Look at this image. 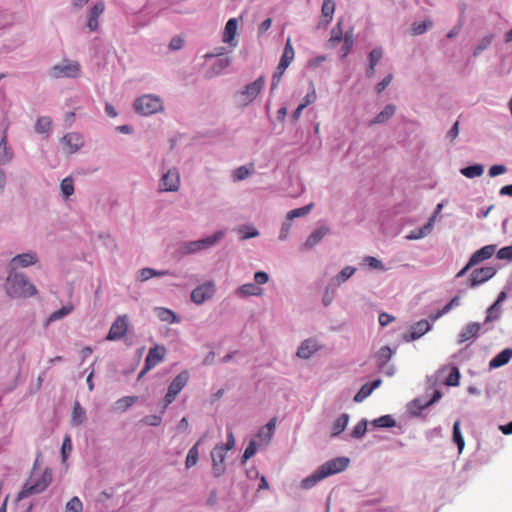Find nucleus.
I'll list each match as a JSON object with an SVG mask.
<instances>
[{
    "label": "nucleus",
    "instance_id": "nucleus-1",
    "mask_svg": "<svg viewBox=\"0 0 512 512\" xmlns=\"http://www.w3.org/2000/svg\"><path fill=\"white\" fill-rule=\"evenodd\" d=\"M448 386V366L443 365L435 374L427 376L426 391L407 403V411L411 416H420L422 411L442 398L440 387Z\"/></svg>",
    "mask_w": 512,
    "mask_h": 512
},
{
    "label": "nucleus",
    "instance_id": "nucleus-2",
    "mask_svg": "<svg viewBox=\"0 0 512 512\" xmlns=\"http://www.w3.org/2000/svg\"><path fill=\"white\" fill-rule=\"evenodd\" d=\"M5 289L7 295L11 298H27L37 294L35 285L23 273L13 270L8 274Z\"/></svg>",
    "mask_w": 512,
    "mask_h": 512
},
{
    "label": "nucleus",
    "instance_id": "nucleus-3",
    "mask_svg": "<svg viewBox=\"0 0 512 512\" xmlns=\"http://www.w3.org/2000/svg\"><path fill=\"white\" fill-rule=\"evenodd\" d=\"M225 236V232L223 230H218L210 236H207L202 239L194 240V241H185L182 242L177 249L178 254L181 257L195 254L202 250L209 249L215 246L218 242H220Z\"/></svg>",
    "mask_w": 512,
    "mask_h": 512
},
{
    "label": "nucleus",
    "instance_id": "nucleus-4",
    "mask_svg": "<svg viewBox=\"0 0 512 512\" xmlns=\"http://www.w3.org/2000/svg\"><path fill=\"white\" fill-rule=\"evenodd\" d=\"M52 482V472L49 468H46L42 473L41 477L32 482L29 479L22 487L21 491L18 493L16 497V501H21L32 494H38L43 492Z\"/></svg>",
    "mask_w": 512,
    "mask_h": 512
},
{
    "label": "nucleus",
    "instance_id": "nucleus-5",
    "mask_svg": "<svg viewBox=\"0 0 512 512\" xmlns=\"http://www.w3.org/2000/svg\"><path fill=\"white\" fill-rule=\"evenodd\" d=\"M81 72V65L78 61L64 59L59 64L52 66L48 75L54 79L77 78Z\"/></svg>",
    "mask_w": 512,
    "mask_h": 512
},
{
    "label": "nucleus",
    "instance_id": "nucleus-6",
    "mask_svg": "<svg viewBox=\"0 0 512 512\" xmlns=\"http://www.w3.org/2000/svg\"><path fill=\"white\" fill-rule=\"evenodd\" d=\"M134 109L139 114L151 115L162 109V101L151 94L142 95L135 100Z\"/></svg>",
    "mask_w": 512,
    "mask_h": 512
},
{
    "label": "nucleus",
    "instance_id": "nucleus-7",
    "mask_svg": "<svg viewBox=\"0 0 512 512\" xmlns=\"http://www.w3.org/2000/svg\"><path fill=\"white\" fill-rule=\"evenodd\" d=\"M496 252V245L490 244L476 250L469 258L467 264L461 269L456 277H462L469 269L491 258Z\"/></svg>",
    "mask_w": 512,
    "mask_h": 512
},
{
    "label": "nucleus",
    "instance_id": "nucleus-8",
    "mask_svg": "<svg viewBox=\"0 0 512 512\" xmlns=\"http://www.w3.org/2000/svg\"><path fill=\"white\" fill-rule=\"evenodd\" d=\"M265 85L264 75L259 76L254 82L247 84L239 92L241 97V103L246 106L256 99L259 93L262 91Z\"/></svg>",
    "mask_w": 512,
    "mask_h": 512
},
{
    "label": "nucleus",
    "instance_id": "nucleus-9",
    "mask_svg": "<svg viewBox=\"0 0 512 512\" xmlns=\"http://www.w3.org/2000/svg\"><path fill=\"white\" fill-rule=\"evenodd\" d=\"M180 188V173L176 167L169 168L162 174L160 189L165 192H176Z\"/></svg>",
    "mask_w": 512,
    "mask_h": 512
},
{
    "label": "nucleus",
    "instance_id": "nucleus-10",
    "mask_svg": "<svg viewBox=\"0 0 512 512\" xmlns=\"http://www.w3.org/2000/svg\"><path fill=\"white\" fill-rule=\"evenodd\" d=\"M496 273L497 270L493 266L476 268L471 272L468 278L469 286L472 288L477 287L493 278Z\"/></svg>",
    "mask_w": 512,
    "mask_h": 512
},
{
    "label": "nucleus",
    "instance_id": "nucleus-11",
    "mask_svg": "<svg viewBox=\"0 0 512 512\" xmlns=\"http://www.w3.org/2000/svg\"><path fill=\"white\" fill-rule=\"evenodd\" d=\"M350 460L347 457H336L319 466L325 478L344 471L349 466Z\"/></svg>",
    "mask_w": 512,
    "mask_h": 512
},
{
    "label": "nucleus",
    "instance_id": "nucleus-12",
    "mask_svg": "<svg viewBox=\"0 0 512 512\" xmlns=\"http://www.w3.org/2000/svg\"><path fill=\"white\" fill-rule=\"evenodd\" d=\"M215 293V285L212 281H207L191 292V300L197 305L203 304L205 301L211 299Z\"/></svg>",
    "mask_w": 512,
    "mask_h": 512
},
{
    "label": "nucleus",
    "instance_id": "nucleus-13",
    "mask_svg": "<svg viewBox=\"0 0 512 512\" xmlns=\"http://www.w3.org/2000/svg\"><path fill=\"white\" fill-rule=\"evenodd\" d=\"M443 205H444L443 202L439 203L436 207L435 212L429 218L428 222L425 225H423L422 227L412 230L406 236V239L407 240H418V239H421V238L427 236L428 234H430L432 231L433 222L436 219L438 212L442 209Z\"/></svg>",
    "mask_w": 512,
    "mask_h": 512
},
{
    "label": "nucleus",
    "instance_id": "nucleus-14",
    "mask_svg": "<svg viewBox=\"0 0 512 512\" xmlns=\"http://www.w3.org/2000/svg\"><path fill=\"white\" fill-rule=\"evenodd\" d=\"M431 329V324L428 320L422 319L410 327V331L403 335L405 342H410L421 338L425 333Z\"/></svg>",
    "mask_w": 512,
    "mask_h": 512
},
{
    "label": "nucleus",
    "instance_id": "nucleus-15",
    "mask_svg": "<svg viewBox=\"0 0 512 512\" xmlns=\"http://www.w3.org/2000/svg\"><path fill=\"white\" fill-rule=\"evenodd\" d=\"M126 332H127V317L119 316L112 323L106 339L110 340V341L119 340L126 334Z\"/></svg>",
    "mask_w": 512,
    "mask_h": 512
},
{
    "label": "nucleus",
    "instance_id": "nucleus-16",
    "mask_svg": "<svg viewBox=\"0 0 512 512\" xmlns=\"http://www.w3.org/2000/svg\"><path fill=\"white\" fill-rule=\"evenodd\" d=\"M226 457V453L221 449H217L214 447L211 451L212 458V474L214 477L219 478L225 473L226 467L224 464V460Z\"/></svg>",
    "mask_w": 512,
    "mask_h": 512
},
{
    "label": "nucleus",
    "instance_id": "nucleus-17",
    "mask_svg": "<svg viewBox=\"0 0 512 512\" xmlns=\"http://www.w3.org/2000/svg\"><path fill=\"white\" fill-rule=\"evenodd\" d=\"M166 354V348L161 345H155L154 347L149 349L148 355L145 358L144 364L146 365V370L153 369L158 363H160Z\"/></svg>",
    "mask_w": 512,
    "mask_h": 512
},
{
    "label": "nucleus",
    "instance_id": "nucleus-18",
    "mask_svg": "<svg viewBox=\"0 0 512 512\" xmlns=\"http://www.w3.org/2000/svg\"><path fill=\"white\" fill-rule=\"evenodd\" d=\"M61 142L67 147L68 153L70 154L77 152L84 145L83 137L75 132L65 134Z\"/></svg>",
    "mask_w": 512,
    "mask_h": 512
},
{
    "label": "nucleus",
    "instance_id": "nucleus-19",
    "mask_svg": "<svg viewBox=\"0 0 512 512\" xmlns=\"http://www.w3.org/2000/svg\"><path fill=\"white\" fill-rule=\"evenodd\" d=\"M329 228L326 226H320L316 228L306 239L305 243L302 246V249L304 250H311L314 248L318 243L321 242V240L324 238L325 235L329 233Z\"/></svg>",
    "mask_w": 512,
    "mask_h": 512
},
{
    "label": "nucleus",
    "instance_id": "nucleus-20",
    "mask_svg": "<svg viewBox=\"0 0 512 512\" xmlns=\"http://www.w3.org/2000/svg\"><path fill=\"white\" fill-rule=\"evenodd\" d=\"M38 261L37 254L35 252H27L18 254L11 260V265L13 271H15V267H28L34 265Z\"/></svg>",
    "mask_w": 512,
    "mask_h": 512
},
{
    "label": "nucleus",
    "instance_id": "nucleus-21",
    "mask_svg": "<svg viewBox=\"0 0 512 512\" xmlns=\"http://www.w3.org/2000/svg\"><path fill=\"white\" fill-rule=\"evenodd\" d=\"M396 112L394 104H387L382 111H380L373 119L367 122L369 127L378 124H385Z\"/></svg>",
    "mask_w": 512,
    "mask_h": 512
},
{
    "label": "nucleus",
    "instance_id": "nucleus-22",
    "mask_svg": "<svg viewBox=\"0 0 512 512\" xmlns=\"http://www.w3.org/2000/svg\"><path fill=\"white\" fill-rule=\"evenodd\" d=\"M13 158L14 152L13 149L8 145L7 132L5 130L0 140V166L9 164Z\"/></svg>",
    "mask_w": 512,
    "mask_h": 512
},
{
    "label": "nucleus",
    "instance_id": "nucleus-23",
    "mask_svg": "<svg viewBox=\"0 0 512 512\" xmlns=\"http://www.w3.org/2000/svg\"><path fill=\"white\" fill-rule=\"evenodd\" d=\"M481 330V325L477 322L467 324L460 332L458 336V342L460 344L467 342L475 338Z\"/></svg>",
    "mask_w": 512,
    "mask_h": 512
},
{
    "label": "nucleus",
    "instance_id": "nucleus-24",
    "mask_svg": "<svg viewBox=\"0 0 512 512\" xmlns=\"http://www.w3.org/2000/svg\"><path fill=\"white\" fill-rule=\"evenodd\" d=\"M189 380V373L187 370L181 371L169 384L168 391L178 395L180 391L186 386Z\"/></svg>",
    "mask_w": 512,
    "mask_h": 512
},
{
    "label": "nucleus",
    "instance_id": "nucleus-25",
    "mask_svg": "<svg viewBox=\"0 0 512 512\" xmlns=\"http://www.w3.org/2000/svg\"><path fill=\"white\" fill-rule=\"evenodd\" d=\"M294 59V49L291 44L290 39L286 41L284 46V50L280 59V62L277 66V69L286 70Z\"/></svg>",
    "mask_w": 512,
    "mask_h": 512
},
{
    "label": "nucleus",
    "instance_id": "nucleus-26",
    "mask_svg": "<svg viewBox=\"0 0 512 512\" xmlns=\"http://www.w3.org/2000/svg\"><path fill=\"white\" fill-rule=\"evenodd\" d=\"M317 351V345L314 340L307 339L301 343L297 349V356L302 359L310 358Z\"/></svg>",
    "mask_w": 512,
    "mask_h": 512
},
{
    "label": "nucleus",
    "instance_id": "nucleus-27",
    "mask_svg": "<svg viewBox=\"0 0 512 512\" xmlns=\"http://www.w3.org/2000/svg\"><path fill=\"white\" fill-rule=\"evenodd\" d=\"M235 293L239 297L260 296L263 289L255 283H246L238 287Z\"/></svg>",
    "mask_w": 512,
    "mask_h": 512
},
{
    "label": "nucleus",
    "instance_id": "nucleus-28",
    "mask_svg": "<svg viewBox=\"0 0 512 512\" xmlns=\"http://www.w3.org/2000/svg\"><path fill=\"white\" fill-rule=\"evenodd\" d=\"M395 353L389 346H383L375 355L376 364L379 369H383L388 361L392 358Z\"/></svg>",
    "mask_w": 512,
    "mask_h": 512
},
{
    "label": "nucleus",
    "instance_id": "nucleus-29",
    "mask_svg": "<svg viewBox=\"0 0 512 512\" xmlns=\"http://www.w3.org/2000/svg\"><path fill=\"white\" fill-rule=\"evenodd\" d=\"M157 317L167 323H179L181 318L172 310L164 307H157L155 309Z\"/></svg>",
    "mask_w": 512,
    "mask_h": 512
},
{
    "label": "nucleus",
    "instance_id": "nucleus-30",
    "mask_svg": "<svg viewBox=\"0 0 512 512\" xmlns=\"http://www.w3.org/2000/svg\"><path fill=\"white\" fill-rule=\"evenodd\" d=\"M323 479H325V476L318 467L311 475L301 481L300 487L305 490L311 489Z\"/></svg>",
    "mask_w": 512,
    "mask_h": 512
},
{
    "label": "nucleus",
    "instance_id": "nucleus-31",
    "mask_svg": "<svg viewBox=\"0 0 512 512\" xmlns=\"http://www.w3.org/2000/svg\"><path fill=\"white\" fill-rule=\"evenodd\" d=\"M237 26L238 21L236 18H231L227 21L222 36V40L224 43L232 44V41L234 40L236 35Z\"/></svg>",
    "mask_w": 512,
    "mask_h": 512
},
{
    "label": "nucleus",
    "instance_id": "nucleus-32",
    "mask_svg": "<svg viewBox=\"0 0 512 512\" xmlns=\"http://www.w3.org/2000/svg\"><path fill=\"white\" fill-rule=\"evenodd\" d=\"M512 358V348H506L498 353L489 363L491 368H498L507 364Z\"/></svg>",
    "mask_w": 512,
    "mask_h": 512
},
{
    "label": "nucleus",
    "instance_id": "nucleus-33",
    "mask_svg": "<svg viewBox=\"0 0 512 512\" xmlns=\"http://www.w3.org/2000/svg\"><path fill=\"white\" fill-rule=\"evenodd\" d=\"M349 422V415L347 413L341 414L333 423L332 426V437H337L340 435L347 427Z\"/></svg>",
    "mask_w": 512,
    "mask_h": 512
},
{
    "label": "nucleus",
    "instance_id": "nucleus-34",
    "mask_svg": "<svg viewBox=\"0 0 512 512\" xmlns=\"http://www.w3.org/2000/svg\"><path fill=\"white\" fill-rule=\"evenodd\" d=\"M138 399V396H124L115 402V409L121 412H125L134 403H136Z\"/></svg>",
    "mask_w": 512,
    "mask_h": 512
},
{
    "label": "nucleus",
    "instance_id": "nucleus-35",
    "mask_svg": "<svg viewBox=\"0 0 512 512\" xmlns=\"http://www.w3.org/2000/svg\"><path fill=\"white\" fill-rule=\"evenodd\" d=\"M86 420V411L79 402H75L72 412V421L79 426Z\"/></svg>",
    "mask_w": 512,
    "mask_h": 512
},
{
    "label": "nucleus",
    "instance_id": "nucleus-36",
    "mask_svg": "<svg viewBox=\"0 0 512 512\" xmlns=\"http://www.w3.org/2000/svg\"><path fill=\"white\" fill-rule=\"evenodd\" d=\"M52 125V119L49 116L39 117L35 123V131L38 134L48 133Z\"/></svg>",
    "mask_w": 512,
    "mask_h": 512
},
{
    "label": "nucleus",
    "instance_id": "nucleus-37",
    "mask_svg": "<svg viewBox=\"0 0 512 512\" xmlns=\"http://www.w3.org/2000/svg\"><path fill=\"white\" fill-rule=\"evenodd\" d=\"M241 240L257 237L259 231L253 225H242L237 229Z\"/></svg>",
    "mask_w": 512,
    "mask_h": 512
},
{
    "label": "nucleus",
    "instance_id": "nucleus-38",
    "mask_svg": "<svg viewBox=\"0 0 512 512\" xmlns=\"http://www.w3.org/2000/svg\"><path fill=\"white\" fill-rule=\"evenodd\" d=\"M372 424L376 428H393L396 426V421L391 415H383L372 421Z\"/></svg>",
    "mask_w": 512,
    "mask_h": 512
},
{
    "label": "nucleus",
    "instance_id": "nucleus-39",
    "mask_svg": "<svg viewBox=\"0 0 512 512\" xmlns=\"http://www.w3.org/2000/svg\"><path fill=\"white\" fill-rule=\"evenodd\" d=\"M342 40H344V45L341 48L342 57H346L350 53L354 44V35L352 28L345 32Z\"/></svg>",
    "mask_w": 512,
    "mask_h": 512
},
{
    "label": "nucleus",
    "instance_id": "nucleus-40",
    "mask_svg": "<svg viewBox=\"0 0 512 512\" xmlns=\"http://www.w3.org/2000/svg\"><path fill=\"white\" fill-rule=\"evenodd\" d=\"M453 442L457 445L459 453L462 452L465 446V441L460 430V422L457 420L453 425Z\"/></svg>",
    "mask_w": 512,
    "mask_h": 512
},
{
    "label": "nucleus",
    "instance_id": "nucleus-41",
    "mask_svg": "<svg viewBox=\"0 0 512 512\" xmlns=\"http://www.w3.org/2000/svg\"><path fill=\"white\" fill-rule=\"evenodd\" d=\"M198 445H199V442H197L195 445H193L187 453L186 461H185V466L187 469L193 467L198 462V459H199Z\"/></svg>",
    "mask_w": 512,
    "mask_h": 512
},
{
    "label": "nucleus",
    "instance_id": "nucleus-42",
    "mask_svg": "<svg viewBox=\"0 0 512 512\" xmlns=\"http://www.w3.org/2000/svg\"><path fill=\"white\" fill-rule=\"evenodd\" d=\"M363 264L368 266L371 270L386 271L387 268L381 260L373 256H366L363 258Z\"/></svg>",
    "mask_w": 512,
    "mask_h": 512
},
{
    "label": "nucleus",
    "instance_id": "nucleus-43",
    "mask_svg": "<svg viewBox=\"0 0 512 512\" xmlns=\"http://www.w3.org/2000/svg\"><path fill=\"white\" fill-rule=\"evenodd\" d=\"M313 206H314L313 203H309L308 205H305L303 207L290 210L286 216H287L288 220H293L295 218L303 217V216L307 215L312 210Z\"/></svg>",
    "mask_w": 512,
    "mask_h": 512
},
{
    "label": "nucleus",
    "instance_id": "nucleus-44",
    "mask_svg": "<svg viewBox=\"0 0 512 512\" xmlns=\"http://www.w3.org/2000/svg\"><path fill=\"white\" fill-rule=\"evenodd\" d=\"M60 189L64 198H69L74 194V181L71 177H66L61 181Z\"/></svg>",
    "mask_w": 512,
    "mask_h": 512
},
{
    "label": "nucleus",
    "instance_id": "nucleus-45",
    "mask_svg": "<svg viewBox=\"0 0 512 512\" xmlns=\"http://www.w3.org/2000/svg\"><path fill=\"white\" fill-rule=\"evenodd\" d=\"M484 167L481 164L465 167L461 170V173L467 178L479 177L483 174Z\"/></svg>",
    "mask_w": 512,
    "mask_h": 512
},
{
    "label": "nucleus",
    "instance_id": "nucleus-46",
    "mask_svg": "<svg viewBox=\"0 0 512 512\" xmlns=\"http://www.w3.org/2000/svg\"><path fill=\"white\" fill-rule=\"evenodd\" d=\"M72 310H73L72 306H63L59 310L54 311L53 313L50 314V316L47 319V323H51V322L63 319L64 317L69 315L72 312Z\"/></svg>",
    "mask_w": 512,
    "mask_h": 512
},
{
    "label": "nucleus",
    "instance_id": "nucleus-47",
    "mask_svg": "<svg viewBox=\"0 0 512 512\" xmlns=\"http://www.w3.org/2000/svg\"><path fill=\"white\" fill-rule=\"evenodd\" d=\"M356 272V268L352 266H345L341 269V271L336 275L335 281L337 284H341L351 278Z\"/></svg>",
    "mask_w": 512,
    "mask_h": 512
},
{
    "label": "nucleus",
    "instance_id": "nucleus-48",
    "mask_svg": "<svg viewBox=\"0 0 512 512\" xmlns=\"http://www.w3.org/2000/svg\"><path fill=\"white\" fill-rule=\"evenodd\" d=\"M368 421L366 419L360 420L351 432V437L355 439H361L367 432Z\"/></svg>",
    "mask_w": 512,
    "mask_h": 512
},
{
    "label": "nucleus",
    "instance_id": "nucleus-49",
    "mask_svg": "<svg viewBox=\"0 0 512 512\" xmlns=\"http://www.w3.org/2000/svg\"><path fill=\"white\" fill-rule=\"evenodd\" d=\"M253 170L248 169L246 166H240L233 170L232 172V180L234 182L242 181L246 179Z\"/></svg>",
    "mask_w": 512,
    "mask_h": 512
},
{
    "label": "nucleus",
    "instance_id": "nucleus-50",
    "mask_svg": "<svg viewBox=\"0 0 512 512\" xmlns=\"http://www.w3.org/2000/svg\"><path fill=\"white\" fill-rule=\"evenodd\" d=\"M256 452H257V443L254 440H251L242 455L241 464L245 465L246 462L256 454Z\"/></svg>",
    "mask_w": 512,
    "mask_h": 512
},
{
    "label": "nucleus",
    "instance_id": "nucleus-51",
    "mask_svg": "<svg viewBox=\"0 0 512 512\" xmlns=\"http://www.w3.org/2000/svg\"><path fill=\"white\" fill-rule=\"evenodd\" d=\"M343 31L341 28V21H339L336 26L331 31V37L329 39V43L331 46H334L335 44L339 43L343 39Z\"/></svg>",
    "mask_w": 512,
    "mask_h": 512
},
{
    "label": "nucleus",
    "instance_id": "nucleus-52",
    "mask_svg": "<svg viewBox=\"0 0 512 512\" xmlns=\"http://www.w3.org/2000/svg\"><path fill=\"white\" fill-rule=\"evenodd\" d=\"M230 58L225 57H219L212 65V70L216 74H220L225 68H227L230 65Z\"/></svg>",
    "mask_w": 512,
    "mask_h": 512
},
{
    "label": "nucleus",
    "instance_id": "nucleus-53",
    "mask_svg": "<svg viewBox=\"0 0 512 512\" xmlns=\"http://www.w3.org/2000/svg\"><path fill=\"white\" fill-rule=\"evenodd\" d=\"M321 11L323 17L328 18L330 22L335 11V3L332 0H324Z\"/></svg>",
    "mask_w": 512,
    "mask_h": 512
},
{
    "label": "nucleus",
    "instance_id": "nucleus-54",
    "mask_svg": "<svg viewBox=\"0 0 512 512\" xmlns=\"http://www.w3.org/2000/svg\"><path fill=\"white\" fill-rule=\"evenodd\" d=\"M161 422H162V414L161 413H160V415H147V416H144L140 420V423L147 425V426H153V427L159 426L161 424Z\"/></svg>",
    "mask_w": 512,
    "mask_h": 512
},
{
    "label": "nucleus",
    "instance_id": "nucleus-55",
    "mask_svg": "<svg viewBox=\"0 0 512 512\" xmlns=\"http://www.w3.org/2000/svg\"><path fill=\"white\" fill-rule=\"evenodd\" d=\"M235 446V438H234V435H233V432L231 429L228 430V433H227V441L225 444H217L215 447L217 449H221L223 452L226 453V451H229L231 449H233Z\"/></svg>",
    "mask_w": 512,
    "mask_h": 512
},
{
    "label": "nucleus",
    "instance_id": "nucleus-56",
    "mask_svg": "<svg viewBox=\"0 0 512 512\" xmlns=\"http://www.w3.org/2000/svg\"><path fill=\"white\" fill-rule=\"evenodd\" d=\"M82 508V502L77 496L72 497L66 504L67 512H81Z\"/></svg>",
    "mask_w": 512,
    "mask_h": 512
},
{
    "label": "nucleus",
    "instance_id": "nucleus-57",
    "mask_svg": "<svg viewBox=\"0 0 512 512\" xmlns=\"http://www.w3.org/2000/svg\"><path fill=\"white\" fill-rule=\"evenodd\" d=\"M373 391L370 389L369 385L365 383L359 391L355 394L353 400L356 403L362 402L366 399Z\"/></svg>",
    "mask_w": 512,
    "mask_h": 512
},
{
    "label": "nucleus",
    "instance_id": "nucleus-58",
    "mask_svg": "<svg viewBox=\"0 0 512 512\" xmlns=\"http://www.w3.org/2000/svg\"><path fill=\"white\" fill-rule=\"evenodd\" d=\"M105 4L103 1L96 2L90 9L89 15L92 18H99V16L104 12Z\"/></svg>",
    "mask_w": 512,
    "mask_h": 512
},
{
    "label": "nucleus",
    "instance_id": "nucleus-59",
    "mask_svg": "<svg viewBox=\"0 0 512 512\" xmlns=\"http://www.w3.org/2000/svg\"><path fill=\"white\" fill-rule=\"evenodd\" d=\"M382 56H383L382 48H374L373 50L370 51V53L368 55L369 64L377 66V64L380 61V59L382 58Z\"/></svg>",
    "mask_w": 512,
    "mask_h": 512
},
{
    "label": "nucleus",
    "instance_id": "nucleus-60",
    "mask_svg": "<svg viewBox=\"0 0 512 512\" xmlns=\"http://www.w3.org/2000/svg\"><path fill=\"white\" fill-rule=\"evenodd\" d=\"M431 26V23L429 24L425 21L423 22H414L412 24V32L414 35H421L425 33L428 30V27Z\"/></svg>",
    "mask_w": 512,
    "mask_h": 512
},
{
    "label": "nucleus",
    "instance_id": "nucleus-61",
    "mask_svg": "<svg viewBox=\"0 0 512 512\" xmlns=\"http://www.w3.org/2000/svg\"><path fill=\"white\" fill-rule=\"evenodd\" d=\"M496 257L500 260H512V246H506L499 249L496 253Z\"/></svg>",
    "mask_w": 512,
    "mask_h": 512
},
{
    "label": "nucleus",
    "instance_id": "nucleus-62",
    "mask_svg": "<svg viewBox=\"0 0 512 512\" xmlns=\"http://www.w3.org/2000/svg\"><path fill=\"white\" fill-rule=\"evenodd\" d=\"M291 221L292 220H288V218L286 217L285 221L282 223V226L280 229V234H279L280 241H285L287 239V237L289 235L290 228H291Z\"/></svg>",
    "mask_w": 512,
    "mask_h": 512
},
{
    "label": "nucleus",
    "instance_id": "nucleus-63",
    "mask_svg": "<svg viewBox=\"0 0 512 512\" xmlns=\"http://www.w3.org/2000/svg\"><path fill=\"white\" fill-rule=\"evenodd\" d=\"M393 79L392 74L386 75L375 87L377 93H382L391 83Z\"/></svg>",
    "mask_w": 512,
    "mask_h": 512
},
{
    "label": "nucleus",
    "instance_id": "nucleus-64",
    "mask_svg": "<svg viewBox=\"0 0 512 512\" xmlns=\"http://www.w3.org/2000/svg\"><path fill=\"white\" fill-rule=\"evenodd\" d=\"M153 277L152 268L145 267L138 271L137 280L145 282Z\"/></svg>",
    "mask_w": 512,
    "mask_h": 512
}]
</instances>
